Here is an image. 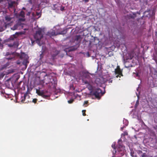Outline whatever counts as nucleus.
<instances>
[{
    "label": "nucleus",
    "instance_id": "f257e3e1",
    "mask_svg": "<svg viewBox=\"0 0 157 157\" xmlns=\"http://www.w3.org/2000/svg\"><path fill=\"white\" fill-rule=\"evenodd\" d=\"M90 74L88 71H83L82 72V80L85 84L92 82V78L90 77Z\"/></svg>",
    "mask_w": 157,
    "mask_h": 157
},
{
    "label": "nucleus",
    "instance_id": "f03ea898",
    "mask_svg": "<svg viewBox=\"0 0 157 157\" xmlns=\"http://www.w3.org/2000/svg\"><path fill=\"white\" fill-rule=\"evenodd\" d=\"M90 94L91 95L94 96L96 98L98 99H100L101 96L104 94L102 93L101 90L98 88L91 91Z\"/></svg>",
    "mask_w": 157,
    "mask_h": 157
},
{
    "label": "nucleus",
    "instance_id": "7ed1b4c3",
    "mask_svg": "<svg viewBox=\"0 0 157 157\" xmlns=\"http://www.w3.org/2000/svg\"><path fill=\"white\" fill-rule=\"evenodd\" d=\"M29 88H28L27 90L23 96H21L20 99L22 103H28L29 102H31V101L29 99L30 98V96L29 95Z\"/></svg>",
    "mask_w": 157,
    "mask_h": 157
},
{
    "label": "nucleus",
    "instance_id": "20e7f679",
    "mask_svg": "<svg viewBox=\"0 0 157 157\" xmlns=\"http://www.w3.org/2000/svg\"><path fill=\"white\" fill-rule=\"evenodd\" d=\"M41 29H39L36 32L34 36V38L36 40L37 42H39L41 39L43 37V35L42 33Z\"/></svg>",
    "mask_w": 157,
    "mask_h": 157
},
{
    "label": "nucleus",
    "instance_id": "39448f33",
    "mask_svg": "<svg viewBox=\"0 0 157 157\" xmlns=\"http://www.w3.org/2000/svg\"><path fill=\"white\" fill-rule=\"evenodd\" d=\"M5 56L7 57L6 59L8 60H11L14 58L15 57V52H7L6 53Z\"/></svg>",
    "mask_w": 157,
    "mask_h": 157
},
{
    "label": "nucleus",
    "instance_id": "423d86ee",
    "mask_svg": "<svg viewBox=\"0 0 157 157\" xmlns=\"http://www.w3.org/2000/svg\"><path fill=\"white\" fill-rule=\"evenodd\" d=\"M115 73L116 75L118 74L116 76L117 78H118L119 77H120V75L121 76H123V75L122 73V71L121 70L119 66H117V68L115 69Z\"/></svg>",
    "mask_w": 157,
    "mask_h": 157
},
{
    "label": "nucleus",
    "instance_id": "0eeeda50",
    "mask_svg": "<svg viewBox=\"0 0 157 157\" xmlns=\"http://www.w3.org/2000/svg\"><path fill=\"white\" fill-rule=\"evenodd\" d=\"M21 34V33H20L16 32L15 34L11 35L8 39V40H13L14 39L17 38V36Z\"/></svg>",
    "mask_w": 157,
    "mask_h": 157
},
{
    "label": "nucleus",
    "instance_id": "6e6552de",
    "mask_svg": "<svg viewBox=\"0 0 157 157\" xmlns=\"http://www.w3.org/2000/svg\"><path fill=\"white\" fill-rule=\"evenodd\" d=\"M21 26V24L20 22L17 23L15 25L13 26L11 28V29L13 30L20 29V27Z\"/></svg>",
    "mask_w": 157,
    "mask_h": 157
},
{
    "label": "nucleus",
    "instance_id": "1a4fd4ad",
    "mask_svg": "<svg viewBox=\"0 0 157 157\" xmlns=\"http://www.w3.org/2000/svg\"><path fill=\"white\" fill-rule=\"evenodd\" d=\"M18 44L17 42H14L13 44H9L8 45L10 47L17 48L18 46Z\"/></svg>",
    "mask_w": 157,
    "mask_h": 157
},
{
    "label": "nucleus",
    "instance_id": "9d476101",
    "mask_svg": "<svg viewBox=\"0 0 157 157\" xmlns=\"http://www.w3.org/2000/svg\"><path fill=\"white\" fill-rule=\"evenodd\" d=\"M16 3V2L15 1H9L8 2L9 7L12 8L14 7V5Z\"/></svg>",
    "mask_w": 157,
    "mask_h": 157
},
{
    "label": "nucleus",
    "instance_id": "9b49d317",
    "mask_svg": "<svg viewBox=\"0 0 157 157\" xmlns=\"http://www.w3.org/2000/svg\"><path fill=\"white\" fill-rule=\"evenodd\" d=\"M53 81L52 82V85L54 88H56L57 86V82L56 78H54L53 79Z\"/></svg>",
    "mask_w": 157,
    "mask_h": 157
},
{
    "label": "nucleus",
    "instance_id": "f8f14e48",
    "mask_svg": "<svg viewBox=\"0 0 157 157\" xmlns=\"http://www.w3.org/2000/svg\"><path fill=\"white\" fill-rule=\"evenodd\" d=\"M10 64V63L7 62L5 64L2 66L1 69H4L8 67Z\"/></svg>",
    "mask_w": 157,
    "mask_h": 157
},
{
    "label": "nucleus",
    "instance_id": "ddd939ff",
    "mask_svg": "<svg viewBox=\"0 0 157 157\" xmlns=\"http://www.w3.org/2000/svg\"><path fill=\"white\" fill-rule=\"evenodd\" d=\"M130 155L132 157H138L136 154L134 152L132 149H130Z\"/></svg>",
    "mask_w": 157,
    "mask_h": 157
},
{
    "label": "nucleus",
    "instance_id": "4468645a",
    "mask_svg": "<svg viewBox=\"0 0 157 157\" xmlns=\"http://www.w3.org/2000/svg\"><path fill=\"white\" fill-rule=\"evenodd\" d=\"M91 83H87V87L88 89V90L91 91H93V87L92 85L90 84Z\"/></svg>",
    "mask_w": 157,
    "mask_h": 157
},
{
    "label": "nucleus",
    "instance_id": "2eb2a0df",
    "mask_svg": "<svg viewBox=\"0 0 157 157\" xmlns=\"http://www.w3.org/2000/svg\"><path fill=\"white\" fill-rule=\"evenodd\" d=\"M36 93L38 95L42 97L44 93V92L43 91H41L39 90H36Z\"/></svg>",
    "mask_w": 157,
    "mask_h": 157
},
{
    "label": "nucleus",
    "instance_id": "dca6fc26",
    "mask_svg": "<svg viewBox=\"0 0 157 157\" xmlns=\"http://www.w3.org/2000/svg\"><path fill=\"white\" fill-rule=\"evenodd\" d=\"M127 55H128V57L126 59H132L133 56V55H132V53H129L127 54Z\"/></svg>",
    "mask_w": 157,
    "mask_h": 157
},
{
    "label": "nucleus",
    "instance_id": "f3484780",
    "mask_svg": "<svg viewBox=\"0 0 157 157\" xmlns=\"http://www.w3.org/2000/svg\"><path fill=\"white\" fill-rule=\"evenodd\" d=\"M128 132L127 131L124 132L123 133L121 134V137L128 136Z\"/></svg>",
    "mask_w": 157,
    "mask_h": 157
},
{
    "label": "nucleus",
    "instance_id": "a211bd4d",
    "mask_svg": "<svg viewBox=\"0 0 157 157\" xmlns=\"http://www.w3.org/2000/svg\"><path fill=\"white\" fill-rule=\"evenodd\" d=\"M28 63L29 62L27 59H24L22 63V64L23 65H24L26 67L27 66V63Z\"/></svg>",
    "mask_w": 157,
    "mask_h": 157
},
{
    "label": "nucleus",
    "instance_id": "6ab92c4d",
    "mask_svg": "<svg viewBox=\"0 0 157 157\" xmlns=\"http://www.w3.org/2000/svg\"><path fill=\"white\" fill-rule=\"evenodd\" d=\"M81 36L80 35H77L75 36V40L77 41H78L79 40L81 41Z\"/></svg>",
    "mask_w": 157,
    "mask_h": 157
},
{
    "label": "nucleus",
    "instance_id": "aec40b11",
    "mask_svg": "<svg viewBox=\"0 0 157 157\" xmlns=\"http://www.w3.org/2000/svg\"><path fill=\"white\" fill-rule=\"evenodd\" d=\"M12 19V18L9 16H6L5 17V20L7 21H10Z\"/></svg>",
    "mask_w": 157,
    "mask_h": 157
},
{
    "label": "nucleus",
    "instance_id": "412c9836",
    "mask_svg": "<svg viewBox=\"0 0 157 157\" xmlns=\"http://www.w3.org/2000/svg\"><path fill=\"white\" fill-rule=\"evenodd\" d=\"M25 13L23 11H21L19 15L22 17H24Z\"/></svg>",
    "mask_w": 157,
    "mask_h": 157
},
{
    "label": "nucleus",
    "instance_id": "4be33fe9",
    "mask_svg": "<svg viewBox=\"0 0 157 157\" xmlns=\"http://www.w3.org/2000/svg\"><path fill=\"white\" fill-rule=\"evenodd\" d=\"M127 62H125V67L127 68H128L130 67H132V65H131V64H130V65H127Z\"/></svg>",
    "mask_w": 157,
    "mask_h": 157
},
{
    "label": "nucleus",
    "instance_id": "5701e85b",
    "mask_svg": "<svg viewBox=\"0 0 157 157\" xmlns=\"http://www.w3.org/2000/svg\"><path fill=\"white\" fill-rule=\"evenodd\" d=\"M42 97L45 98H47L49 97V95L45 94L44 93Z\"/></svg>",
    "mask_w": 157,
    "mask_h": 157
},
{
    "label": "nucleus",
    "instance_id": "b1692460",
    "mask_svg": "<svg viewBox=\"0 0 157 157\" xmlns=\"http://www.w3.org/2000/svg\"><path fill=\"white\" fill-rule=\"evenodd\" d=\"M140 157H148V156L146 153H143Z\"/></svg>",
    "mask_w": 157,
    "mask_h": 157
},
{
    "label": "nucleus",
    "instance_id": "393cba45",
    "mask_svg": "<svg viewBox=\"0 0 157 157\" xmlns=\"http://www.w3.org/2000/svg\"><path fill=\"white\" fill-rule=\"evenodd\" d=\"M139 100L138 99L136 102V103L135 106V107L136 108L137 107L138 105H139Z\"/></svg>",
    "mask_w": 157,
    "mask_h": 157
},
{
    "label": "nucleus",
    "instance_id": "a878e982",
    "mask_svg": "<svg viewBox=\"0 0 157 157\" xmlns=\"http://www.w3.org/2000/svg\"><path fill=\"white\" fill-rule=\"evenodd\" d=\"M5 74L3 73H0V78H2L5 75Z\"/></svg>",
    "mask_w": 157,
    "mask_h": 157
},
{
    "label": "nucleus",
    "instance_id": "bb28decb",
    "mask_svg": "<svg viewBox=\"0 0 157 157\" xmlns=\"http://www.w3.org/2000/svg\"><path fill=\"white\" fill-rule=\"evenodd\" d=\"M86 112V110H83L82 111V115H83V116H86V114L85 113Z\"/></svg>",
    "mask_w": 157,
    "mask_h": 157
},
{
    "label": "nucleus",
    "instance_id": "cd10ccee",
    "mask_svg": "<svg viewBox=\"0 0 157 157\" xmlns=\"http://www.w3.org/2000/svg\"><path fill=\"white\" fill-rule=\"evenodd\" d=\"M40 59H42L44 56L43 52H42L40 54Z\"/></svg>",
    "mask_w": 157,
    "mask_h": 157
},
{
    "label": "nucleus",
    "instance_id": "c85d7f7f",
    "mask_svg": "<svg viewBox=\"0 0 157 157\" xmlns=\"http://www.w3.org/2000/svg\"><path fill=\"white\" fill-rule=\"evenodd\" d=\"M74 101V100L73 99H71L68 101V102L69 103H72Z\"/></svg>",
    "mask_w": 157,
    "mask_h": 157
},
{
    "label": "nucleus",
    "instance_id": "c756f323",
    "mask_svg": "<svg viewBox=\"0 0 157 157\" xmlns=\"http://www.w3.org/2000/svg\"><path fill=\"white\" fill-rule=\"evenodd\" d=\"M37 101V99H33L32 100V102L35 103H36Z\"/></svg>",
    "mask_w": 157,
    "mask_h": 157
},
{
    "label": "nucleus",
    "instance_id": "7c9ffc66",
    "mask_svg": "<svg viewBox=\"0 0 157 157\" xmlns=\"http://www.w3.org/2000/svg\"><path fill=\"white\" fill-rule=\"evenodd\" d=\"M65 30H63L62 31H61L59 33V34H65Z\"/></svg>",
    "mask_w": 157,
    "mask_h": 157
},
{
    "label": "nucleus",
    "instance_id": "2f4dec72",
    "mask_svg": "<svg viewBox=\"0 0 157 157\" xmlns=\"http://www.w3.org/2000/svg\"><path fill=\"white\" fill-rule=\"evenodd\" d=\"M60 10L62 11H63L64 10V7H63L62 6L60 7Z\"/></svg>",
    "mask_w": 157,
    "mask_h": 157
},
{
    "label": "nucleus",
    "instance_id": "473e14b6",
    "mask_svg": "<svg viewBox=\"0 0 157 157\" xmlns=\"http://www.w3.org/2000/svg\"><path fill=\"white\" fill-rule=\"evenodd\" d=\"M21 63V62L19 60H18L17 61V64L18 65Z\"/></svg>",
    "mask_w": 157,
    "mask_h": 157
},
{
    "label": "nucleus",
    "instance_id": "72a5a7b5",
    "mask_svg": "<svg viewBox=\"0 0 157 157\" xmlns=\"http://www.w3.org/2000/svg\"><path fill=\"white\" fill-rule=\"evenodd\" d=\"M88 103V101H85L84 102V105H87Z\"/></svg>",
    "mask_w": 157,
    "mask_h": 157
},
{
    "label": "nucleus",
    "instance_id": "f704fd0d",
    "mask_svg": "<svg viewBox=\"0 0 157 157\" xmlns=\"http://www.w3.org/2000/svg\"><path fill=\"white\" fill-rule=\"evenodd\" d=\"M100 81V79L99 78H97L95 80L96 82H99Z\"/></svg>",
    "mask_w": 157,
    "mask_h": 157
},
{
    "label": "nucleus",
    "instance_id": "c9c22d12",
    "mask_svg": "<svg viewBox=\"0 0 157 157\" xmlns=\"http://www.w3.org/2000/svg\"><path fill=\"white\" fill-rule=\"evenodd\" d=\"M137 153L138 154H140L142 153V152L141 151L138 150L137 151Z\"/></svg>",
    "mask_w": 157,
    "mask_h": 157
},
{
    "label": "nucleus",
    "instance_id": "e433bc0d",
    "mask_svg": "<svg viewBox=\"0 0 157 157\" xmlns=\"http://www.w3.org/2000/svg\"><path fill=\"white\" fill-rule=\"evenodd\" d=\"M113 80L111 79H110L109 80V82L112 83Z\"/></svg>",
    "mask_w": 157,
    "mask_h": 157
},
{
    "label": "nucleus",
    "instance_id": "4c0bfd02",
    "mask_svg": "<svg viewBox=\"0 0 157 157\" xmlns=\"http://www.w3.org/2000/svg\"><path fill=\"white\" fill-rule=\"evenodd\" d=\"M136 77H139V73H136Z\"/></svg>",
    "mask_w": 157,
    "mask_h": 157
},
{
    "label": "nucleus",
    "instance_id": "58836bf2",
    "mask_svg": "<svg viewBox=\"0 0 157 157\" xmlns=\"http://www.w3.org/2000/svg\"><path fill=\"white\" fill-rule=\"evenodd\" d=\"M83 1H84L85 2H87L89 1V0H83Z\"/></svg>",
    "mask_w": 157,
    "mask_h": 157
},
{
    "label": "nucleus",
    "instance_id": "ea45409f",
    "mask_svg": "<svg viewBox=\"0 0 157 157\" xmlns=\"http://www.w3.org/2000/svg\"><path fill=\"white\" fill-rule=\"evenodd\" d=\"M125 127L124 126L123 127H121V130L122 131L123 130L124 128Z\"/></svg>",
    "mask_w": 157,
    "mask_h": 157
},
{
    "label": "nucleus",
    "instance_id": "a19ab883",
    "mask_svg": "<svg viewBox=\"0 0 157 157\" xmlns=\"http://www.w3.org/2000/svg\"><path fill=\"white\" fill-rule=\"evenodd\" d=\"M129 16H130V17L131 18H134V17L132 15H131L130 14Z\"/></svg>",
    "mask_w": 157,
    "mask_h": 157
},
{
    "label": "nucleus",
    "instance_id": "79ce46f5",
    "mask_svg": "<svg viewBox=\"0 0 157 157\" xmlns=\"http://www.w3.org/2000/svg\"><path fill=\"white\" fill-rule=\"evenodd\" d=\"M112 146L113 147V148H114V149H115L114 145H112Z\"/></svg>",
    "mask_w": 157,
    "mask_h": 157
},
{
    "label": "nucleus",
    "instance_id": "37998d69",
    "mask_svg": "<svg viewBox=\"0 0 157 157\" xmlns=\"http://www.w3.org/2000/svg\"><path fill=\"white\" fill-rule=\"evenodd\" d=\"M122 141V140L120 139L119 140H118V142L119 143L120 142V141Z\"/></svg>",
    "mask_w": 157,
    "mask_h": 157
},
{
    "label": "nucleus",
    "instance_id": "c03bdc74",
    "mask_svg": "<svg viewBox=\"0 0 157 157\" xmlns=\"http://www.w3.org/2000/svg\"><path fill=\"white\" fill-rule=\"evenodd\" d=\"M2 41V39L1 38H0V44H1V42Z\"/></svg>",
    "mask_w": 157,
    "mask_h": 157
},
{
    "label": "nucleus",
    "instance_id": "a18cd8bd",
    "mask_svg": "<svg viewBox=\"0 0 157 157\" xmlns=\"http://www.w3.org/2000/svg\"><path fill=\"white\" fill-rule=\"evenodd\" d=\"M21 82V81H20L19 82L18 84V85H20V83Z\"/></svg>",
    "mask_w": 157,
    "mask_h": 157
},
{
    "label": "nucleus",
    "instance_id": "49530a36",
    "mask_svg": "<svg viewBox=\"0 0 157 157\" xmlns=\"http://www.w3.org/2000/svg\"><path fill=\"white\" fill-rule=\"evenodd\" d=\"M57 6V5H54V8H55V7H55V6Z\"/></svg>",
    "mask_w": 157,
    "mask_h": 157
},
{
    "label": "nucleus",
    "instance_id": "de8ad7c7",
    "mask_svg": "<svg viewBox=\"0 0 157 157\" xmlns=\"http://www.w3.org/2000/svg\"><path fill=\"white\" fill-rule=\"evenodd\" d=\"M156 44H157V40L156 41Z\"/></svg>",
    "mask_w": 157,
    "mask_h": 157
},
{
    "label": "nucleus",
    "instance_id": "09e8293b",
    "mask_svg": "<svg viewBox=\"0 0 157 157\" xmlns=\"http://www.w3.org/2000/svg\"><path fill=\"white\" fill-rule=\"evenodd\" d=\"M20 58H21V56L20 57Z\"/></svg>",
    "mask_w": 157,
    "mask_h": 157
},
{
    "label": "nucleus",
    "instance_id": "8fccbe9b",
    "mask_svg": "<svg viewBox=\"0 0 157 157\" xmlns=\"http://www.w3.org/2000/svg\"><path fill=\"white\" fill-rule=\"evenodd\" d=\"M135 137H136V136H135Z\"/></svg>",
    "mask_w": 157,
    "mask_h": 157
}]
</instances>
